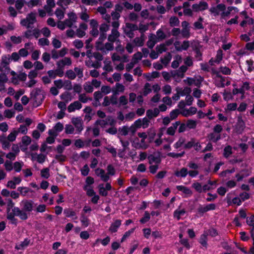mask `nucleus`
<instances>
[{
    "label": "nucleus",
    "instance_id": "c85d7f7f",
    "mask_svg": "<svg viewBox=\"0 0 254 254\" xmlns=\"http://www.w3.org/2000/svg\"><path fill=\"white\" fill-rule=\"evenodd\" d=\"M125 86L121 83H117L112 89V92L114 94L118 95L120 93H123L125 91Z\"/></svg>",
    "mask_w": 254,
    "mask_h": 254
},
{
    "label": "nucleus",
    "instance_id": "c9c22d12",
    "mask_svg": "<svg viewBox=\"0 0 254 254\" xmlns=\"http://www.w3.org/2000/svg\"><path fill=\"white\" fill-rule=\"evenodd\" d=\"M144 35L141 34L139 37H136L134 39L133 42L136 47H141L144 44Z\"/></svg>",
    "mask_w": 254,
    "mask_h": 254
},
{
    "label": "nucleus",
    "instance_id": "a18cd8bd",
    "mask_svg": "<svg viewBox=\"0 0 254 254\" xmlns=\"http://www.w3.org/2000/svg\"><path fill=\"white\" fill-rule=\"evenodd\" d=\"M17 190L22 196H26L29 192H32V190L29 188L26 187H19L17 188Z\"/></svg>",
    "mask_w": 254,
    "mask_h": 254
},
{
    "label": "nucleus",
    "instance_id": "72a5a7b5",
    "mask_svg": "<svg viewBox=\"0 0 254 254\" xmlns=\"http://www.w3.org/2000/svg\"><path fill=\"white\" fill-rule=\"evenodd\" d=\"M207 137L209 141L216 143L221 139V134L213 132L208 134Z\"/></svg>",
    "mask_w": 254,
    "mask_h": 254
},
{
    "label": "nucleus",
    "instance_id": "5fc2aeb1",
    "mask_svg": "<svg viewBox=\"0 0 254 254\" xmlns=\"http://www.w3.org/2000/svg\"><path fill=\"white\" fill-rule=\"evenodd\" d=\"M41 176L45 179H48L50 176V169L48 168H44L41 171Z\"/></svg>",
    "mask_w": 254,
    "mask_h": 254
},
{
    "label": "nucleus",
    "instance_id": "a19ab883",
    "mask_svg": "<svg viewBox=\"0 0 254 254\" xmlns=\"http://www.w3.org/2000/svg\"><path fill=\"white\" fill-rule=\"evenodd\" d=\"M7 72H1L0 73V85L3 87H5V84L8 81V78L6 75Z\"/></svg>",
    "mask_w": 254,
    "mask_h": 254
},
{
    "label": "nucleus",
    "instance_id": "ddd939ff",
    "mask_svg": "<svg viewBox=\"0 0 254 254\" xmlns=\"http://www.w3.org/2000/svg\"><path fill=\"white\" fill-rule=\"evenodd\" d=\"M33 204L34 202L32 200H23L20 202V205L23 207V211L25 212L26 211L31 212L33 208Z\"/></svg>",
    "mask_w": 254,
    "mask_h": 254
},
{
    "label": "nucleus",
    "instance_id": "f257e3e1",
    "mask_svg": "<svg viewBox=\"0 0 254 254\" xmlns=\"http://www.w3.org/2000/svg\"><path fill=\"white\" fill-rule=\"evenodd\" d=\"M100 31V37L96 42V49L102 52L103 54H107L109 51L113 50V46L111 43H104L107 38L106 32L109 30V25L103 23L99 27Z\"/></svg>",
    "mask_w": 254,
    "mask_h": 254
},
{
    "label": "nucleus",
    "instance_id": "de8ad7c7",
    "mask_svg": "<svg viewBox=\"0 0 254 254\" xmlns=\"http://www.w3.org/2000/svg\"><path fill=\"white\" fill-rule=\"evenodd\" d=\"M18 131H17L16 130H13L8 134L6 139L10 142H13L15 140L16 136L18 135Z\"/></svg>",
    "mask_w": 254,
    "mask_h": 254
},
{
    "label": "nucleus",
    "instance_id": "e2e57ef3",
    "mask_svg": "<svg viewBox=\"0 0 254 254\" xmlns=\"http://www.w3.org/2000/svg\"><path fill=\"white\" fill-rule=\"evenodd\" d=\"M135 147L137 148L146 149L148 147V145L145 143V140L141 139L140 141L135 144Z\"/></svg>",
    "mask_w": 254,
    "mask_h": 254
},
{
    "label": "nucleus",
    "instance_id": "9b49d317",
    "mask_svg": "<svg viewBox=\"0 0 254 254\" xmlns=\"http://www.w3.org/2000/svg\"><path fill=\"white\" fill-rule=\"evenodd\" d=\"M63 124L61 122H58L54 126L52 129H50L48 130V134L49 135L58 136L59 133L61 132L63 130Z\"/></svg>",
    "mask_w": 254,
    "mask_h": 254
},
{
    "label": "nucleus",
    "instance_id": "f8f14e48",
    "mask_svg": "<svg viewBox=\"0 0 254 254\" xmlns=\"http://www.w3.org/2000/svg\"><path fill=\"white\" fill-rule=\"evenodd\" d=\"M174 45L175 49L178 51H182L183 50H187L190 46V43L189 41H184L183 42L180 41H176Z\"/></svg>",
    "mask_w": 254,
    "mask_h": 254
},
{
    "label": "nucleus",
    "instance_id": "680f3d73",
    "mask_svg": "<svg viewBox=\"0 0 254 254\" xmlns=\"http://www.w3.org/2000/svg\"><path fill=\"white\" fill-rule=\"evenodd\" d=\"M0 142L2 144V147L3 149L6 150L10 147V144L9 141L6 138H1Z\"/></svg>",
    "mask_w": 254,
    "mask_h": 254
},
{
    "label": "nucleus",
    "instance_id": "e433bc0d",
    "mask_svg": "<svg viewBox=\"0 0 254 254\" xmlns=\"http://www.w3.org/2000/svg\"><path fill=\"white\" fill-rule=\"evenodd\" d=\"M81 12L79 13L80 18L83 21H87L89 18V15L87 13V9L84 6H81Z\"/></svg>",
    "mask_w": 254,
    "mask_h": 254
},
{
    "label": "nucleus",
    "instance_id": "3c124183",
    "mask_svg": "<svg viewBox=\"0 0 254 254\" xmlns=\"http://www.w3.org/2000/svg\"><path fill=\"white\" fill-rule=\"evenodd\" d=\"M23 165L24 163L23 162L17 161L14 163L13 168H14L16 172H20Z\"/></svg>",
    "mask_w": 254,
    "mask_h": 254
},
{
    "label": "nucleus",
    "instance_id": "4c0bfd02",
    "mask_svg": "<svg viewBox=\"0 0 254 254\" xmlns=\"http://www.w3.org/2000/svg\"><path fill=\"white\" fill-rule=\"evenodd\" d=\"M182 58L180 55H176L174 58V61L172 63L171 66L172 67L174 68H177L179 64L182 63Z\"/></svg>",
    "mask_w": 254,
    "mask_h": 254
},
{
    "label": "nucleus",
    "instance_id": "603ef678",
    "mask_svg": "<svg viewBox=\"0 0 254 254\" xmlns=\"http://www.w3.org/2000/svg\"><path fill=\"white\" fill-rule=\"evenodd\" d=\"M247 69L249 72H251L254 69V62L250 59L246 61Z\"/></svg>",
    "mask_w": 254,
    "mask_h": 254
},
{
    "label": "nucleus",
    "instance_id": "2eb2a0df",
    "mask_svg": "<svg viewBox=\"0 0 254 254\" xmlns=\"http://www.w3.org/2000/svg\"><path fill=\"white\" fill-rule=\"evenodd\" d=\"M165 128L164 127L160 128L159 129V132L156 135V138L154 139V143L156 146H159L163 143V138L162 136L164 134V131Z\"/></svg>",
    "mask_w": 254,
    "mask_h": 254
},
{
    "label": "nucleus",
    "instance_id": "bb28decb",
    "mask_svg": "<svg viewBox=\"0 0 254 254\" xmlns=\"http://www.w3.org/2000/svg\"><path fill=\"white\" fill-rule=\"evenodd\" d=\"M64 214L66 217L72 218L73 220H76L78 218L76 212L71 208L64 209Z\"/></svg>",
    "mask_w": 254,
    "mask_h": 254
},
{
    "label": "nucleus",
    "instance_id": "c756f323",
    "mask_svg": "<svg viewBox=\"0 0 254 254\" xmlns=\"http://www.w3.org/2000/svg\"><path fill=\"white\" fill-rule=\"evenodd\" d=\"M149 163L150 164H159L161 162V159L159 155H155L154 154H151L148 157Z\"/></svg>",
    "mask_w": 254,
    "mask_h": 254
},
{
    "label": "nucleus",
    "instance_id": "bf43d9fd",
    "mask_svg": "<svg viewBox=\"0 0 254 254\" xmlns=\"http://www.w3.org/2000/svg\"><path fill=\"white\" fill-rule=\"evenodd\" d=\"M192 187L199 193L203 192L202 187L201 184L198 182L193 183L192 185Z\"/></svg>",
    "mask_w": 254,
    "mask_h": 254
},
{
    "label": "nucleus",
    "instance_id": "58836bf2",
    "mask_svg": "<svg viewBox=\"0 0 254 254\" xmlns=\"http://www.w3.org/2000/svg\"><path fill=\"white\" fill-rule=\"evenodd\" d=\"M61 99L66 103H68L72 99L71 93L65 92L60 95Z\"/></svg>",
    "mask_w": 254,
    "mask_h": 254
},
{
    "label": "nucleus",
    "instance_id": "774afa93",
    "mask_svg": "<svg viewBox=\"0 0 254 254\" xmlns=\"http://www.w3.org/2000/svg\"><path fill=\"white\" fill-rule=\"evenodd\" d=\"M142 57V54L138 52L133 55L131 60L137 64L141 59Z\"/></svg>",
    "mask_w": 254,
    "mask_h": 254
},
{
    "label": "nucleus",
    "instance_id": "338daca9",
    "mask_svg": "<svg viewBox=\"0 0 254 254\" xmlns=\"http://www.w3.org/2000/svg\"><path fill=\"white\" fill-rule=\"evenodd\" d=\"M65 76L69 79L73 80L76 77V73L71 69L67 70L65 72Z\"/></svg>",
    "mask_w": 254,
    "mask_h": 254
},
{
    "label": "nucleus",
    "instance_id": "6ab92c4d",
    "mask_svg": "<svg viewBox=\"0 0 254 254\" xmlns=\"http://www.w3.org/2000/svg\"><path fill=\"white\" fill-rule=\"evenodd\" d=\"M196 112L197 109L195 107H191L189 109H184L181 110V114L183 116L187 117L194 115Z\"/></svg>",
    "mask_w": 254,
    "mask_h": 254
},
{
    "label": "nucleus",
    "instance_id": "f704fd0d",
    "mask_svg": "<svg viewBox=\"0 0 254 254\" xmlns=\"http://www.w3.org/2000/svg\"><path fill=\"white\" fill-rule=\"evenodd\" d=\"M233 148L231 146L228 145L226 146L224 149L223 152V155L224 157L227 159L229 158L233 153Z\"/></svg>",
    "mask_w": 254,
    "mask_h": 254
},
{
    "label": "nucleus",
    "instance_id": "39448f33",
    "mask_svg": "<svg viewBox=\"0 0 254 254\" xmlns=\"http://www.w3.org/2000/svg\"><path fill=\"white\" fill-rule=\"evenodd\" d=\"M36 22V14L34 13L29 14L25 19H22L20 23L27 28H32L33 25Z\"/></svg>",
    "mask_w": 254,
    "mask_h": 254
},
{
    "label": "nucleus",
    "instance_id": "2f4dec72",
    "mask_svg": "<svg viewBox=\"0 0 254 254\" xmlns=\"http://www.w3.org/2000/svg\"><path fill=\"white\" fill-rule=\"evenodd\" d=\"M121 225V221L120 220H116L115 222L111 224L109 228V231L112 233L116 232Z\"/></svg>",
    "mask_w": 254,
    "mask_h": 254
},
{
    "label": "nucleus",
    "instance_id": "b1692460",
    "mask_svg": "<svg viewBox=\"0 0 254 254\" xmlns=\"http://www.w3.org/2000/svg\"><path fill=\"white\" fill-rule=\"evenodd\" d=\"M176 91L178 93L180 94L181 96H187L191 92V89L190 87H185L184 88L182 87H177Z\"/></svg>",
    "mask_w": 254,
    "mask_h": 254
},
{
    "label": "nucleus",
    "instance_id": "1a4fd4ad",
    "mask_svg": "<svg viewBox=\"0 0 254 254\" xmlns=\"http://www.w3.org/2000/svg\"><path fill=\"white\" fill-rule=\"evenodd\" d=\"M99 194L103 196H106L108 194V191L112 189V186L110 183H106L105 185L103 184H99L98 187Z\"/></svg>",
    "mask_w": 254,
    "mask_h": 254
},
{
    "label": "nucleus",
    "instance_id": "f3484780",
    "mask_svg": "<svg viewBox=\"0 0 254 254\" xmlns=\"http://www.w3.org/2000/svg\"><path fill=\"white\" fill-rule=\"evenodd\" d=\"M71 121L72 123L76 128L78 133H80L83 129L81 119L80 117L73 118Z\"/></svg>",
    "mask_w": 254,
    "mask_h": 254
},
{
    "label": "nucleus",
    "instance_id": "dca6fc26",
    "mask_svg": "<svg viewBox=\"0 0 254 254\" xmlns=\"http://www.w3.org/2000/svg\"><path fill=\"white\" fill-rule=\"evenodd\" d=\"M245 128V123L242 117L238 118L237 122L236 125V130L238 133L241 134L243 132Z\"/></svg>",
    "mask_w": 254,
    "mask_h": 254
},
{
    "label": "nucleus",
    "instance_id": "412c9836",
    "mask_svg": "<svg viewBox=\"0 0 254 254\" xmlns=\"http://www.w3.org/2000/svg\"><path fill=\"white\" fill-rule=\"evenodd\" d=\"M31 156L32 161H37L41 164L45 161L46 158V155L43 154H38L37 153H32L31 154Z\"/></svg>",
    "mask_w": 254,
    "mask_h": 254
},
{
    "label": "nucleus",
    "instance_id": "4d7b16f0",
    "mask_svg": "<svg viewBox=\"0 0 254 254\" xmlns=\"http://www.w3.org/2000/svg\"><path fill=\"white\" fill-rule=\"evenodd\" d=\"M150 219V213L146 211L144 212L143 217L141 218L139 220L140 222L142 224H144L148 222Z\"/></svg>",
    "mask_w": 254,
    "mask_h": 254
},
{
    "label": "nucleus",
    "instance_id": "473e14b6",
    "mask_svg": "<svg viewBox=\"0 0 254 254\" xmlns=\"http://www.w3.org/2000/svg\"><path fill=\"white\" fill-rule=\"evenodd\" d=\"M177 189L179 190L182 191L187 196H191L192 194V192L190 189L185 186L181 185L177 186L176 187Z\"/></svg>",
    "mask_w": 254,
    "mask_h": 254
},
{
    "label": "nucleus",
    "instance_id": "f03ea898",
    "mask_svg": "<svg viewBox=\"0 0 254 254\" xmlns=\"http://www.w3.org/2000/svg\"><path fill=\"white\" fill-rule=\"evenodd\" d=\"M14 203L11 199H9L7 202L6 218L12 224H16L17 219L15 216H18L22 220H26L28 218L27 214L21 210L19 207L14 206Z\"/></svg>",
    "mask_w": 254,
    "mask_h": 254
},
{
    "label": "nucleus",
    "instance_id": "09e8293b",
    "mask_svg": "<svg viewBox=\"0 0 254 254\" xmlns=\"http://www.w3.org/2000/svg\"><path fill=\"white\" fill-rule=\"evenodd\" d=\"M80 221L82 225L84 227H87L90 223L89 219L84 214H81L80 216Z\"/></svg>",
    "mask_w": 254,
    "mask_h": 254
},
{
    "label": "nucleus",
    "instance_id": "6e6d98bb",
    "mask_svg": "<svg viewBox=\"0 0 254 254\" xmlns=\"http://www.w3.org/2000/svg\"><path fill=\"white\" fill-rule=\"evenodd\" d=\"M219 71V74L222 73L225 75H230L231 74V69L227 66H221L219 69H217Z\"/></svg>",
    "mask_w": 254,
    "mask_h": 254
},
{
    "label": "nucleus",
    "instance_id": "13d9d810",
    "mask_svg": "<svg viewBox=\"0 0 254 254\" xmlns=\"http://www.w3.org/2000/svg\"><path fill=\"white\" fill-rule=\"evenodd\" d=\"M223 51L222 50L219 49L217 51L216 56L215 57V61L217 64L220 63L223 59Z\"/></svg>",
    "mask_w": 254,
    "mask_h": 254
},
{
    "label": "nucleus",
    "instance_id": "37998d69",
    "mask_svg": "<svg viewBox=\"0 0 254 254\" xmlns=\"http://www.w3.org/2000/svg\"><path fill=\"white\" fill-rule=\"evenodd\" d=\"M250 83L248 81L243 82L242 85L240 87L242 95H244L246 91L249 90L250 89Z\"/></svg>",
    "mask_w": 254,
    "mask_h": 254
},
{
    "label": "nucleus",
    "instance_id": "49530a36",
    "mask_svg": "<svg viewBox=\"0 0 254 254\" xmlns=\"http://www.w3.org/2000/svg\"><path fill=\"white\" fill-rule=\"evenodd\" d=\"M172 58V56L170 53H167L163 58H161L160 61L162 64L165 66L167 65L169 63Z\"/></svg>",
    "mask_w": 254,
    "mask_h": 254
},
{
    "label": "nucleus",
    "instance_id": "20e7f679",
    "mask_svg": "<svg viewBox=\"0 0 254 254\" xmlns=\"http://www.w3.org/2000/svg\"><path fill=\"white\" fill-rule=\"evenodd\" d=\"M211 71L212 73L215 75V84L217 87H224L225 86H228L230 84L231 82L228 80L226 77L221 75L217 69L212 67Z\"/></svg>",
    "mask_w": 254,
    "mask_h": 254
},
{
    "label": "nucleus",
    "instance_id": "6e6552de",
    "mask_svg": "<svg viewBox=\"0 0 254 254\" xmlns=\"http://www.w3.org/2000/svg\"><path fill=\"white\" fill-rule=\"evenodd\" d=\"M208 8V4L203 0H201L198 3L192 5V9L195 12L202 11Z\"/></svg>",
    "mask_w": 254,
    "mask_h": 254
},
{
    "label": "nucleus",
    "instance_id": "79ce46f5",
    "mask_svg": "<svg viewBox=\"0 0 254 254\" xmlns=\"http://www.w3.org/2000/svg\"><path fill=\"white\" fill-rule=\"evenodd\" d=\"M186 142V138L184 137H180L178 140L173 145L174 147L178 149L182 146H184Z\"/></svg>",
    "mask_w": 254,
    "mask_h": 254
},
{
    "label": "nucleus",
    "instance_id": "9d476101",
    "mask_svg": "<svg viewBox=\"0 0 254 254\" xmlns=\"http://www.w3.org/2000/svg\"><path fill=\"white\" fill-rule=\"evenodd\" d=\"M10 62V55H3L1 57L0 64L4 68V72L8 73L10 71L9 64Z\"/></svg>",
    "mask_w": 254,
    "mask_h": 254
},
{
    "label": "nucleus",
    "instance_id": "0e129e2a",
    "mask_svg": "<svg viewBox=\"0 0 254 254\" xmlns=\"http://www.w3.org/2000/svg\"><path fill=\"white\" fill-rule=\"evenodd\" d=\"M171 75L173 78L178 77V78H182L184 76V74L182 73L179 70H176L171 72Z\"/></svg>",
    "mask_w": 254,
    "mask_h": 254
},
{
    "label": "nucleus",
    "instance_id": "ea45409f",
    "mask_svg": "<svg viewBox=\"0 0 254 254\" xmlns=\"http://www.w3.org/2000/svg\"><path fill=\"white\" fill-rule=\"evenodd\" d=\"M188 174V171L186 168H182L180 170L175 172V175L177 177L185 178Z\"/></svg>",
    "mask_w": 254,
    "mask_h": 254
},
{
    "label": "nucleus",
    "instance_id": "7c9ffc66",
    "mask_svg": "<svg viewBox=\"0 0 254 254\" xmlns=\"http://www.w3.org/2000/svg\"><path fill=\"white\" fill-rule=\"evenodd\" d=\"M159 114V110L157 108L153 109H149L146 111V116L150 119L158 116Z\"/></svg>",
    "mask_w": 254,
    "mask_h": 254
},
{
    "label": "nucleus",
    "instance_id": "7ed1b4c3",
    "mask_svg": "<svg viewBox=\"0 0 254 254\" xmlns=\"http://www.w3.org/2000/svg\"><path fill=\"white\" fill-rule=\"evenodd\" d=\"M233 8H234L227 7L226 8V5L224 4L220 3L216 6L211 7L209 9V11L214 16L220 15L222 18L225 19L229 16Z\"/></svg>",
    "mask_w": 254,
    "mask_h": 254
},
{
    "label": "nucleus",
    "instance_id": "cd10ccee",
    "mask_svg": "<svg viewBox=\"0 0 254 254\" xmlns=\"http://www.w3.org/2000/svg\"><path fill=\"white\" fill-rule=\"evenodd\" d=\"M30 242V240L28 238H26L23 241L17 243L15 245V249L17 250H23L28 246Z\"/></svg>",
    "mask_w": 254,
    "mask_h": 254
},
{
    "label": "nucleus",
    "instance_id": "0eeeda50",
    "mask_svg": "<svg viewBox=\"0 0 254 254\" xmlns=\"http://www.w3.org/2000/svg\"><path fill=\"white\" fill-rule=\"evenodd\" d=\"M120 33L118 30H115V29H112L111 33L108 35V42L106 43H111L113 46V50L114 49V43L119 42V37Z\"/></svg>",
    "mask_w": 254,
    "mask_h": 254
},
{
    "label": "nucleus",
    "instance_id": "864d4df0",
    "mask_svg": "<svg viewBox=\"0 0 254 254\" xmlns=\"http://www.w3.org/2000/svg\"><path fill=\"white\" fill-rule=\"evenodd\" d=\"M245 18H246V20H244L241 22V23H240L241 26L245 27L247 24H248L249 25H251V24H253L254 20L253 18L249 17L247 15L246 16Z\"/></svg>",
    "mask_w": 254,
    "mask_h": 254
},
{
    "label": "nucleus",
    "instance_id": "aec40b11",
    "mask_svg": "<svg viewBox=\"0 0 254 254\" xmlns=\"http://www.w3.org/2000/svg\"><path fill=\"white\" fill-rule=\"evenodd\" d=\"M82 108V104L79 101H76L71 103L67 108L69 113L74 112L76 110H80Z\"/></svg>",
    "mask_w": 254,
    "mask_h": 254
},
{
    "label": "nucleus",
    "instance_id": "393cba45",
    "mask_svg": "<svg viewBox=\"0 0 254 254\" xmlns=\"http://www.w3.org/2000/svg\"><path fill=\"white\" fill-rule=\"evenodd\" d=\"M186 210L183 209H181V205L179 206L178 208L175 210L173 213V216L174 218L176 219L177 220H180L181 217L184 216L186 213Z\"/></svg>",
    "mask_w": 254,
    "mask_h": 254
},
{
    "label": "nucleus",
    "instance_id": "69168bd1",
    "mask_svg": "<svg viewBox=\"0 0 254 254\" xmlns=\"http://www.w3.org/2000/svg\"><path fill=\"white\" fill-rule=\"evenodd\" d=\"M104 66L103 67V69L107 71V72H110L112 71L113 70V67L111 65V62L110 61H104Z\"/></svg>",
    "mask_w": 254,
    "mask_h": 254
},
{
    "label": "nucleus",
    "instance_id": "423d86ee",
    "mask_svg": "<svg viewBox=\"0 0 254 254\" xmlns=\"http://www.w3.org/2000/svg\"><path fill=\"white\" fill-rule=\"evenodd\" d=\"M136 132V129L133 126L127 127L124 126L119 128V133L120 135L126 136L127 135H133Z\"/></svg>",
    "mask_w": 254,
    "mask_h": 254
},
{
    "label": "nucleus",
    "instance_id": "c03bdc74",
    "mask_svg": "<svg viewBox=\"0 0 254 254\" xmlns=\"http://www.w3.org/2000/svg\"><path fill=\"white\" fill-rule=\"evenodd\" d=\"M207 233L202 234L200 237L199 242V243L203 246L205 248L207 247Z\"/></svg>",
    "mask_w": 254,
    "mask_h": 254
},
{
    "label": "nucleus",
    "instance_id": "8fccbe9b",
    "mask_svg": "<svg viewBox=\"0 0 254 254\" xmlns=\"http://www.w3.org/2000/svg\"><path fill=\"white\" fill-rule=\"evenodd\" d=\"M83 190L86 191L87 195L89 196H92L96 193L92 187L87 185H85L83 187Z\"/></svg>",
    "mask_w": 254,
    "mask_h": 254
},
{
    "label": "nucleus",
    "instance_id": "4be33fe9",
    "mask_svg": "<svg viewBox=\"0 0 254 254\" xmlns=\"http://www.w3.org/2000/svg\"><path fill=\"white\" fill-rule=\"evenodd\" d=\"M21 182V179L20 177H14L12 180L7 182V187L12 189H14L17 185L20 184Z\"/></svg>",
    "mask_w": 254,
    "mask_h": 254
},
{
    "label": "nucleus",
    "instance_id": "5701e85b",
    "mask_svg": "<svg viewBox=\"0 0 254 254\" xmlns=\"http://www.w3.org/2000/svg\"><path fill=\"white\" fill-rule=\"evenodd\" d=\"M157 42H158V40H157L156 35L151 34L149 36L148 40L147 42V46L149 48L152 49Z\"/></svg>",
    "mask_w": 254,
    "mask_h": 254
},
{
    "label": "nucleus",
    "instance_id": "4468645a",
    "mask_svg": "<svg viewBox=\"0 0 254 254\" xmlns=\"http://www.w3.org/2000/svg\"><path fill=\"white\" fill-rule=\"evenodd\" d=\"M202 81V79L200 77L199 78L187 77L186 79L184 80V82L189 85H194L197 87L200 86Z\"/></svg>",
    "mask_w": 254,
    "mask_h": 254
},
{
    "label": "nucleus",
    "instance_id": "a211bd4d",
    "mask_svg": "<svg viewBox=\"0 0 254 254\" xmlns=\"http://www.w3.org/2000/svg\"><path fill=\"white\" fill-rule=\"evenodd\" d=\"M71 64V61L69 58L65 57L59 60L57 63V65L59 68H64V66H69Z\"/></svg>",
    "mask_w": 254,
    "mask_h": 254
},
{
    "label": "nucleus",
    "instance_id": "a878e982",
    "mask_svg": "<svg viewBox=\"0 0 254 254\" xmlns=\"http://www.w3.org/2000/svg\"><path fill=\"white\" fill-rule=\"evenodd\" d=\"M22 145L21 149L22 151H25L27 149V146L31 143V138L27 135H25L22 137L21 139Z\"/></svg>",
    "mask_w": 254,
    "mask_h": 254
},
{
    "label": "nucleus",
    "instance_id": "052dcab7",
    "mask_svg": "<svg viewBox=\"0 0 254 254\" xmlns=\"http://www.w3.org/2000/svg\"><path fill=\"white\" fill-rule=\"evenodd\" d=\"M186 124L187 125V127H188L189 128L193 129L195 128L197 125V123L196 121L195 120H188Z\"/></svg>",
    "mask_w": 254,
    "mask_h": 254
}]
</instances>
